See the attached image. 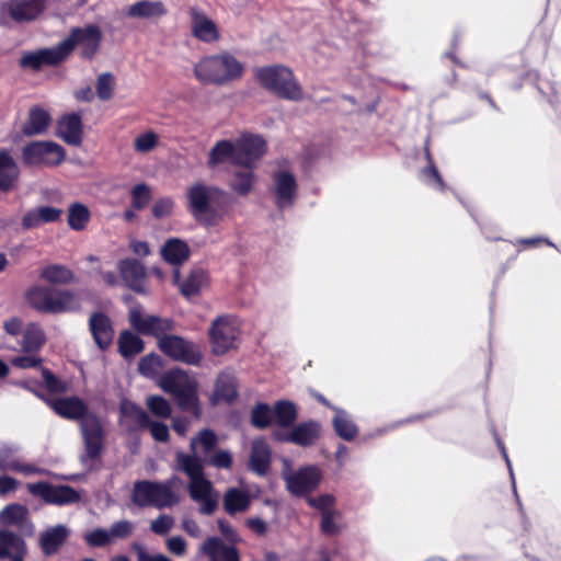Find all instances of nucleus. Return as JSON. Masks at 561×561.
<instances>
[{
  "mask_svg": "<svg viewBox=\"0 0 561 561\" xmlns=\"http://www.w3.org/2000/svg\"><path fill=\"white\" fill-rule=\"evenodd\" d=\"M181 484L176 476L165 481L138 480L133 486L131 501L138 507L169 508L180 503L176 489Z\"/></svg>",
  "mask_w": 561,
  "mask_h": 561,
  "instance_id": "5",
  "label": "nucleus"
},
{
  "mask_svg": "<svg viewBox=\"0 0 561 561\" xmlns=\"http://www.w3.org/2000/svg\"><path fill=\"white\" fill-rule=\"evenodd\" d=\"M20 176V169L14 159L7 152H0V191L14 188Z\"/></svg>",
  "mask_w": 561,
  "mask_h": 561,
  "instance_id": "33",
  "label": "nucleus"
},
{
  "mask_svg": "<svg viewBox=\"0 0 561 561\" xmlns=\"http://www.w3.org/2000/svg\"><path fill=\"white\" fill-rule=\"evenodd\" d=\"M84 539L91 547H102L111 541L110 531L102 528L85 534Z\"/></svg>",
  "mask_w": 561,
  "mask_h": 561,
  "instance_id": "61",
  "label": "nucleus"
},
{
  "mask_svg": "<svg viewBox=\"0 0 561 561\" xmlns=\"http://www.w3.org/2000/svg\"><path fill=\"white\" fill-rule=\"evenodd\" d=\"M58 135L69 145L79 146L82 142V123L78 114H69L58 122Z\"/></svg>",
  "mask_w": 561,
  "mask_h": 561,
  "instance_id": "28",
  "label": "nucleus"
},
{
  "mask_svg": "<svg viewBox=\"0 0 561 561\" xmlns=\"http://www.w3.org/2000/svg\"><path fill=\"white\" fill-rule=\"evenodd\" d=\"M15 449L7 448L0 450V470L21 472L26 476L42 473L43 470L31 463H24L20 459L11 457Z\"/></svg>",
  "mask_w": 561,
  "mask_h": 561,
  "instance_id": "39",
  "label": "nucleus"
},
{
  "mask_svg": "<svg viewBox=\"0 0 561 561\" xmlns=\"http://www.w3.org/2000/svg\"><path fill=\"white\" fill-rule=\"evenodd\" d=\"M159 348L167 356L174 360L183 362L188 365H197L202 359L198 347L178 335H163L158 342Z\"/></svg>",
  "mask_w": 561,
  "mask_h": 561,
  "instance_id": "11",
  "label": "nucleus"
},
{
  "mask_svg": "<svg viewBox=\"0 0 561 561\" xmlns=\"http://www.w3.org/2000/svg\"><path fill=\"white\" fill-rule=\"evenodd\" d=\"M61 214V209L56 207H37L25 213L22 218V226L26 230L38 228L44 224L57 221Z\"/></svg>",
  "mask_w": 561,
  "mask_h": 561,
  "instance_id": "27",
  "label": "nucleus"
},
{
  "mask_svg": "<svg viewBox=\"0 0 561 561\" xmlns=\"http://www.w3.org/2000/svg\"><path fill=\"white\" fill-rule=\"evenodd\" d=\"M134 550L137 552V561H172L162 553H149L140 545L135 543Z\"/></svg>",
  "mask_w": 561,
  "mask_h": 561,
  "instance_id": "64",
  "label": "nucleus"
},
{
  "mask_svg": "<svg viewBox=\"0 0 561 561\" xmlns=\"http://www.w3.org/2000/svg\"><path fill=\"white\" fill-rule=\"evenodd\" d=\"M129 323L140 334L152 335L160 340L171 329L170 321L156 316H144L139 309L129 311Z\"/></svg>",
  "mask_w": 561,
  "mask_h": 561,
  "instance_id": "19",
  "label": "nucleus"
},
{
  "mask_svg": "<svg viewBox=\"0 0 561 561\" xmlns=\"http://www.w3.org/2000/svg\"><path fill=\"white\" fill-rule=\"evenodd\" d=\"M43 381L47 390L54 393H61L67 390L65 382L56 378L48 369H42Z\"/></svg>",
  "mask_w": 561,
  "mask_h": 561,
  "instance_id": "63",
  "label": "nucleus"
},
{
  "mask_svg": "<svg viewBox=\"0 0 561 561\" xmlns=\"http://www.w3.org/2000/svg\"><path fill=\"white\" fill-rule=\"evenodd\" d=\"M335 415L333 417V427L336 434L344 440H353L357 434L358 428L351 415L342 409L333 408Z\"/></svg>",
  "mask_w": 561,
  "mask_h": 561,
  "instance_id": "40",
  "label": "nucleus"
},
{
  "mask_svg": "<svg viewBox=\"0 0 561 561\" xmlns=\"http://www.w3.org/2000/svg\"><path fill=\"white\" fill-rule=\"evenodd\" d=\"M46 402L59 416L79 422L87 457H99L104 447L105 431L99 416L89 412L84 401L78 397H67Z\"/></svg>",
  "mask_w": 561,
  "mask_h": 561,
  "instance_id": "1",
  "label": "nucleus"
},
{
  "mask_svg": "<svg viewBox=\"0 0 561 561\" xmlns=\"http://www.w3.org/2000/svg\"><path fill=\"white\" fill-rule=\"evenodd\" d=\"M163 366V360L159 355L149 354L139 362V371L146 377H154Z\"/></svg>",
  "mask_w": 561,
  "mask_h": 561,
  "instance_id": "52",
  "label": "nucleus"
},
{
  "mask_svg": "<svg viewBox=\"0 0 561 561\" xmlns=\"http://www.w3.org/2000/svg\"><path fill=\"white\" fill-rule=\"evenodd\" d=\"M271 465V448L268 444L262 439H254L250 455L249 468L259 476L265 474Z\"/></svg>",
  "mask_w": 561,
  "mask_h": 561,
  "instance_id": "30",
  "label": "nucleus"
},
{
  "mask_svg": "<svg viewBox=\"0 0 561 561\" xmlns=\"http://www.w3.org/2000/svg\"><path fill=\"white\" fill-rule=\"evenodd\" d=\"M110 537L112 539H125L128 538L134 531V524L129 520H118L114 523L108 529Z\"/></svg>",
  "mask_w": 561,
  "mask_h": 561,
  "instance_id": "59",
  "label": "nucleus"
},
{
  "mask_svg": "<svg viewBox=\"0 0 561 561\" xmlns=\"http://www.w3.org/2000/svg\"><path fill=\"white\" fill-rule=\"evenodd\" d=\"M152 438L160 443H167L170 438V432L167 424L159 421L149 420V424L147 426Z\"/></svg>",
  "mask_w": 561,
  "mask_h": 561,
  "instance_id": "62",
  "label": "nucleus"
},
{
  "mask_svg": "<svg viewBox=\"0 0 561 561\" xmlns=\"http://www.w3.org/2000/svg\"><path fill=\"white\" fill-rule=\"evenodd\" d=\"M45 9L44 0H7L0 5L2 18L9 16L18 23L38 18Z\"/></svg>",
  "mask_w": 561,
  "mask_h": 561,
  "instance_id": "17",
  "label": "nucleus"
},
{
  "mask_svg": "<svg viewBox=\"0 0 561 561\" xmlns=\"http://www.w3.org/2000/svg\"><path fill=\"white\" fill-rule=\"evenodd\" d=\"M237 396L236 378L231 373H221L216 380L215 390L210 398L213 404L221 401L230 402Z\"/></svg>",
  "mask_w": 561,
  "mask_h": 561,
  "instance_id": "35",
  "label": "nucleus"
},
{
  "mask_svg": "<svg viewBox=\"0 0 561 561\" xmlns=\"http://www.w3.org/2000/svg\"><path fill=\"white\" fill-rule=\"evenodd\" d=\"M46 66H57L70 55V43L64 39L58 45L49 48H42Z\"/></svg>",
  "mask_w": 561,
  "mask_h": 561,
  "instance_id": "49",
  "label": "nucleus"
},
{
  "mask_svg": "<svg viewBox=\"0 0 561 561\" xmlns=\"http://www.w3.org/2000/svg\"><path fill=\"white\" fill-rule=\"evenodd\" d=\"M201 551L209 557L210 561H240L238 550L225 543L220 538L209 537L204 541Z\"/></svg>",
  "mask_w": 561,
  "mask_h": 561,
  "instance_id": "25",
  "label": "nucleus"
},
{
  "mask_svg": "<svg viewBox=\"0 0 561 561\" xmlns=\"http://www.w3.org/2000/svg\"><path fill=\"white\" fill-rule=\"evenodd\" d=\"M67 536L68 529L64 525H57L44 531L39 537V545L44 554H54L65 542Z\"/></svg>",
  "mask_w": 561,
  "mask_h": 561,
  "instance_id": "36",
  "label": "nucleus"
},
{
  "mask_svg": "<svg viewBox=\"0 0 561 561\" xmlns=\"http://www.w3.org/2000/svg\"><path fill=\"white\" fill-rule=\"evenodd\" d=\"M236 152L234 165H252L255 167L266 152V144L264 139L257 135H242L234 141Z\"/></svg>",
  "mask_w": 561,
  "mask_h": 561,
  "instance_id": "16",
  "label": "nucleus"
},
{
  "mask_svg": "<svg viewBox=\"0 0 561 561\" xmlns=\"http://www.w3.org/2000/svg\"><path fill=\"white\" fill-rule=\"evenodd\" d=\"M252 496L245 488H229L224 494V508L229 515H236L249 510Z\"/></svg>",
  "mask_w": 561,
  "mask_h": 561,
  "instance_id": "26",
  "label": "nucleus"
},
{
  "mask_svg": "<svg viewBox=\"0 0 561 561\" xmlns=\"http://www.w3.org/2000/svg\"><path fill=\"white\" fill-rule=\"evenodd\" d=\"M65 41L66 43H70V54L75 47L78 46L81 56L91 59L100 48L102 32L101 28L94 24L84 27H75Z\"/></svg>",
  "mask_w": 561,
  "mask_h": 561,
  "instance_id": "15",
  "label": "nucleus"
},
{
  "mask_svg": "<svg viewBox=\"0 0 561 561\" xmlns=\"http://www.w3.org/2000/svg\"><path fill=\"white\" fill-rule=\"evenodd\" d=\"M158 145V136L153 131L138 135L134 140V149L137 152H149Z\"/></svg>",
  "mask_w": 561,
  "mask_h": 561,
  "instance_id": "55",
  "label": "nucleus"
},
{
  "mask_svg": "<svg viewBox=\"0 0 561 561\" xmlns=\"http://www.w3.org/2000/svg\"><path fill=\"white\" fill-rule=\"evenodd\" d=\"M274 194L278 208H287L294 204L297 192V182L293 173L278 171L274 174Z\"/></svg>",
  "mask_w": 561,
  "mask_h": 561,
  "instance_id": "21",
  "label": "nucleus"
},
{
  "mask_svg": "<svg viewBox=\"0 0 561 561\" xmlns=\"http://www.w3.org/2000/svg\"><path fill=\"white\" fill-rule=\"evenodd\" d=\"M45 342V334L42 328L30 323L23 334L22 351L26 353L37 352Z\"/></svg>",
  "mask_w": 561,
  "mask_h": 561,
  "instance_id": "45",
  "label": "nucleus"
},
{
  "mask_svg": "<svg viewBox=\"0 0 561 561\" xmlns=\"http://www.w3.org/2000/svg\"><path fill=\"white\" fill-rule=\"evenodd\" d=\"M175 468L188 477L187 492L191 500L198 504V512L206 516L213 515L218 508L220 494L205 477L203 461L178 451Z\"/></svg>",
  "mask_w": 561,
  "mask_h": 561,
  "instance_id": "2",
  "label": "nucleus"
},
{
  "mask_svg": "<svg viewBox=\"0 0 561 561\" xmlns=\"http://www.w3.org/2000/svg\"><path fill=\"white\" fill-rule=\"evenodd\" d=\"M25 298L27 304L41 313H65L80 309V298L73 291L36 285L31 287Z\"/></svg>",
  "mask_w": 561,
  "mask_h": 561,
  "instance_id": "6",
  "label": "nucleus"
},
{
  "mask_svg": "<svg viewBox=\"0 0 561 561\" xmlns=\"http://www.w3.org/2000/svg\"><path fill=\"white\" fill-rule=\"evenodd\" d=\"M284 480L291 494L306 496L319 486L322 472L316 466H306L284 474Z\"/></svg>",
  "mask_w": 561,
  "mask_h": 561,
  "instance_id": "13",
  "label": "nucleus"
},
{
  "mask_svg": "<svg viewBox=\"0 0 561 561\" xmlns=\"http://www.w3.org/2000/svg\"><path fill=\"white\" fill-rule=\"evenodd\" d=\"M209 336L213 352L216 355L225 354L233 348L239 336V328L234 318L218 317L209 329Z\"/></svg>",
  "mask_w": 561,
  "mask_h": 561,
  "instance_id": "10",
  "label": "nucleus"
},
{
  "mask_svg": "<svg viewBox=\"0 0 561 561\" xmlns=\"http://www.w3.org/2000/svg\"><path fill=\"white\" fill-rule=\"evenodd\" d=\"M273 416L279 426L289 427L297 419L296 405L290 401L280 400L273 408Z\"/></svg>",
  "mask_w": 561,
  "mask_h": 561,
  "instance_id": "43",
  "label": "nucleus"
},
{
  "mask_svg": "<svg viewBox=\"0 0 561 561\" xmlns=\"http://www.w3.org/2000/svg\"><path fill=\"white\" fill-rule=\"evenodd\" d=\"M115 80L114 77L108 73H102L99 76L96 81V94L102 101H107L113 95Z\"/></svg>",
  "mask_w": 561,
  "mask_h": 561,
  "instance_id": "54",
  "label": "nucleus"
},
{
  "mask_svg": "<svg viewBox=\"0 0 561 561\" xmlns=\"http://www.w3.org/2000/svg\"><path fill=\"white\" fill-rule=\"evenodd\" d=\"M28 492L41 497L45 503L53 505H68L80 500V493L69 485H55L48 482L27 484Z\"/></svg>",
  "mask_w": 561,
  "mask_h": 561,
  "instance_id": "12",
  "label": "nucleus"
},
{
  "mask_svg": "<svg viewBox=\"0 0 561 561\" xmlns=\"http://www.w3.org/2000/svg\"><path fill=\"white\" fill-rule=\"evenodd\" d=\"M255 78L266 90L289 101L304 100V90L293 70L284 65H271L255 70Z\"/></svg>",
  "mask_w": 561,
  "mask_h": 561,
  "instance_id": "8",
  "label": "nucleus"
},
{
  "mask_svg": "<svg viewBox=\"0 0 561 561\" xmlns=\"http://www.w3.org/2000/svg\"><path fill=\"white\" fill-rule=\"evenodd\" d=\"M41 278L51 284H67L72 280V272L64 265L51 264L43 267Z\"/></svg>",
  "mask_w": 561,
  "mask_h": 561,
  "instance_id": "46",
  "label": "nucleus"
},
{
  "mask_svg": "<svg viewBox=\"0 0 561 561\" xmlns=\"http://www.w3.org/2000/svg\"><path fill=\"white\" fill-rule=\"evenodd\" d=\"M186 198L191 214L203 225L215 226L224 219L228 194L218 186L196 182L187 188Z\"/></svg>",
  "mask_w": 561,
  "mask_h": 561,
  "instance_id": "3",
  "label": "nucleus"
},
{
  "mask_svg": "<svg viewBox=\"0 0 561 561\" xmlns=\"http://www.w3.org/2000/svg\"><path fill=\"white\" fill-rule=\"evenodd\" d=\"M118 271L126 286L139 294H145L144 280L146 271L144 265L135 259L119 261Z\"/></svg>",
  "mask_w": 561,
  "mask_h": 561,
  "instance_id": "24",
  "label": "nucleus"
},
{
  "mask_svg": "<svg viewBox=\"0 0 561 561\" xmlns=\"http://www.w3.org/2000/svg\"><path fill=\"white\" fill-rule=\"evenodd\" d=\"M174 526V519L172 516L167 514L159 515L150 524V530L159 536L168 534Z\"/></svg>",
  "mask_w": 561,
  "mask_h": 561,
  "instance_id": "58",
  "label": "nucleus"
},
{
  "mask_svg": "<svg viewBox=\"0 0 561 561\" xmlns=\"http://www.w3.org/2000/svg\"><path fill=\"white\" fill-rule=\"evenodd\" d=\"M192 35L203 43H215L220 33L217 24L199 8L191 7L188 10Z\"/></svg>",
  "mask_w": 561,
  "mask_h": 561,
  "instance_id": "18",
  "label": "nucleus"
},
{
  "mask_svg": "<svg viewBox=\"0 0 561 561\" xmlns=\"http://www.w3.org/2000/svg\"><path fill=\"white\" fill-rule=\"evenodd\" d=\"M148 410L157 417L169 419L172 413L170 402L161 396H149L146 399Z\"/></svg>",
  "mask_w": 561,
  "mask_h": 561,
  "instance_id": "50",
  "label": "nucleus"
},
{
  "mask_svg": "<svg viewBox=\"0 0 561 561\" xmlns=\"http://www.w3.org/2000/svg\"><path fill=\"white\" fill-rule=\"evenodd\" d=\"M206 463L217 469H229L232 465V456L228 450H218L206 459Z\"/></svg>",
  "mask_w": 561,
  "mask_h": 561,
  "instance_id": "60",
  "label": "nucleus"
},
{
  "mask_svg": "<svg viewBox=\"0 0 561 561\" xmlns=\"http://www.w3.org/2000/svg\"><path fill=\"white\" fill-rule=\"evenodd\" d=\"M232 172L230 180V187L238 195L245 196L248 195L255 183V175L253 173L254 167L252 165H237Z\"/></svg>",
  "mask_w": 561,
  "mask_h": 561,
  "instance_id": "34",
  "label": "nucleus"
},
{
  "mask_svg": "<svg viewBox=\"0 0 561 561\" xmlns=\"http://www.w3.org/2000/svg\"><path fill=\"white\" fill-rule=\"evenodd\" d=\"M51 122L48 112L41 107H32L30 110L28 119L23 127V133L26 136H35L44 134Z\"/></svg>",
  "mask_w": 561,
  "mask_h": 561,
  "instance_id": "38",
  "label": "nucleus"
},
{
  "mask_svg": "<svg viewBox=\"0 0 561 561\" xmlns=\"http://www.w3.org/2000/svg\"><path fill=\"white\" fill-rule=\"evenodd\" d=\"M148 413L136 403L122 399L119 403V423L129 433L146 430L149 424Z\"/></svg>",
  "mask_w": 561,
  "mask_h": 561,
  "instance_id": "20",
  "label": "nucleus"
},
{
  "mask_svg": "<svg viewBox=\"0 0 561 561\" xmlns=\"http://www.w3.org/2000/svg\"><path fill=\"white\" fill-rule=\"evenodd\" d=\"M89 328L98 347L106 350L114 339V329L111 319L103 312H94L90 316Z\"/></svg>",
  "mask_w": 561,
  "mask_h": 561,
  "instance_id": "23",
  "label": "nucleus"
},
{
  "mask_svg": "<svg viewBox=\"0 0 561 561\" xmlns=\"http://www.w3.org/2000/svg\"><path fill=\"white\" fill-rule=\"evenodd\" d=\"M65 159V150L53 141H34L23 149L26 164L57 165Z\"/></svg>",
  "mask_w": 561,
  "mask_h": 561,
  "instance_id": "14",
  "label": "nucleus"
},
{
  "mask_svg": "<svg viewBox=\"0 0 561 561\" xmlns=\"http://www.w3.org/2000/svg\"><path fill=\"white\" fill-rule=\"evenodd\" d=\"M144 350L141 339L130 331H124L118 337V351L125 358L133 357Z\"/></svg>",
  "mask_w": 561,
  "mask_h": 561,
  "instance_id": "44",
  "label": "nucleus"
},
{
  "mask_svg": "<svg viewBox=\"0 0 561 561\" xmlns=\"http://www.w3.org/2000/svg\"><path fill=\"white\" fill-rule=\"evenodd\" d=\"M27 508L21 504H10L0 512V525L22 526L27 519Z\"/></svg>",
  "mask_w": 561,
  "mask_h": 561,
  "instance_id": "42",
  "label": "nucleus"
},
{
  "mask_svg": "<svg viewBox=\"0 0 561 561\" xmlns=\"http://www.w3.org/2000/svg\"><path fill=\"white\" fill-rule=\"evenodd\" d=\"M273 420V409L265 403L257 404L252 411V423L259 428L268 426Z\"/></svg>",
  "mask_w": 561,
  "mask_h": 561,
  "instance_id": "53",
  "label": "nucleus"
},
{
  "mask_svg": "<svg viewBox=\"0 0 561 561\" xmlns=\"http://www.w3.org/2000/svg\"><path fill=\"white\" fill-rule=\"evenodd\" d=\"M320 430V424L316 421L304 422L295 426L285 439L300 446H309L317 440Z\"/></svg>",
  "mask_w": 561,
  "mask_h": 561,
  "instance_id": "32",
  "label": "nucleus"
},
{
  "mask_svg": "<svg viewBox=\"0 0 561 561\" xmlns=\"http://www.w3.org/2000/svg\"><path fill=\"white\" fill-rule=\"evenodd\" d=\"M90 219V211L87 206L80 203H75L68 210V225L73 230H82L85 228Z\"/></svg>",
  "mask_w": 561,
  "mask_h": 561,
  "instance_id": "48",
  "label": "nucleus"
},
{
  "mask_svg": "<svg viewBox=\"0 0 561 561\" xmlns=\"http://www.w3.org/2000/svg\"><path fill=\"white\" fill-rule=\"evenodd\" d=\"M43 50L38 49L36 51L26 53L22 56L20 60V65L23 68H30L33 70H38L43 66H46L45 57H43Z\"/></svg>",
  "mask_w": 561,
  "mask_h": 561,
  "instance_id": "57",
  "label": "nucleus"
},
{
  "mask_svg": "<svg viewBox=\"0 0 561 561\" xmlns=\"http://www.w3.org/2000/svg\"><path fill=\"white\" fill-rule=\"evenodd\" d=\"M194 76L202 84L226 85L240 79L243 64L232 54L224 51L201 58L193 68Z\"/></svg>",
  "mask_w": 561,
  "mask_h": 561,
  "instance_id": "4",
  "label": "nucleus"
},
{
  "mask_svg": "<svg viewBox=\"0 0 561 561\" xmlns=\"http://www.w3.org/2000/svg\"><path fill=\"white\" fill-rule=\"evenodd\" d=\"M217 443V435L211 430L204 428L196 437L192 438L190 446L191 454L185 455L199 458L205 465L206 459L210 456V453L215 449Z\"/></svg>",
  "mask_w": 561,
  "mask_h": 561,
  "instance_id": "29",
  "label": "nucleus"
},
{
  "mask_svg": "<svg viewBox=\"0 0 561 561\" xmlns=\"http://www.w3.org/2000/svg\"><path fill=\"white\" fill-rule=\"evenodd\" d=\"M126 14L133 19H158L167 14V8L160 0H141L129 5Z\"/></svg>",
  "mask_w": 561,
  "mask_h": 561,
  "instance_id": "31",
  "label": "nucleus"
},
{
  "mask_svg": "<svg viewBox=\"0 0 561 561\" xmlns=\"http://www.w3.org/2000/svg\"><path fill=\"white\" fill-rule=\"evenodd\" d=\"M207 283V275L204 270L197 268L191 272L187 278L181 284V293L185 297H191L201 291Z\"/></svg>",
  "mask_w": 561,
  "mask_h": 561,
  "instance_id": "47",
  "label": "nucleus"
},
{
  "mask_svg": "<svg viewBox=\"0 0 561 561\" xmlns=\"http://www.w3.org/2000/svg\"><path fill=\"white\" fill-rule=\"evenodd\" d=\"M26 554L27 546L24 539L9 529L1 528L0 560L10 559V561H24Z\"/></svg>",
  "mask_w": 561,
  "mask_h": 561,
  "instance_id": "22",
  "label": "nucleus"
},
{
  "mask_svg": "<svg viewBox=\"0 0 561 561\" xmlns=\"http://www.w3.org/2000/svg\"><path fill=\"white\" fill-rule=\"evenodd\" d=\"M159 387L172 396L180 409L199 417L198 383L194 377L180 369L170 370L160 377Z\"/></svg>",
  "mask_w": 561,
  "mask_h": 561,
  "instance_id": "7",
  "label": "nucleus"
},
{
  "mask_svg": "<svg viewBox=\"0 0 561 561\" xmlns=\"http://www.w3.org/2000/svg\"><path fill=\"white\" fill-rule=\"evenodd\" d=\"M234 156H237L234 142L230 140H220L211 148L208 164L214 168L229 161L234 165Z\"/></svg>",
  "mask_w": 561,
  "mask_h": 561,
  "instance_id": "41",
  "label": "nucleus"
},
{
  "mask_svg": "<svg viewBox=\"0 0 561 561\" xmlns=\"http://www.w3.org/2000/svg\"><path fill=\"white\" fill-rule=\"evenodd\" d=\"M425 156H426V159H427L430 165H428V168H426L422 171L423 181L431 186H435V187H438L439 190L444 191L445 183H444L442 176L439 175L436 167L433 163V159H432V156H431V152H430V149L427 146L425 147Z\"/></svg>",
  "mask_w": 561,
  "mask_h": 561,
  "instance_id": "51",
  "label": "nucleus"
},
{
  "mask_svg": "<svg viewBox=\"0 0 561 561\" xmlns=\"http://www.w3.org/2000/svg\"><path fill=\"white\" fill-rule=\"evenodd\" d=\"M307 504L320 513V531L325 536H337L346 527L343 514L336 508V497L330 493L307 496Z\"/></svg>",
  "mask_w": 561,
  "mask_h": 561,
  "instance_id": "9",
  "label": "nucleus"
},
{
  "mask_svg": "<svg viewBox=\"0 0 561 561\" xmlns=\"http://www.w3.org/2000/svg\"><path fill=\"white\" fill-rule=\"evenodd\" d=\"M150 190L146 184H137L131 190V203L136 209L144 208L150 201Z\"/></svg>",
  "mask_w": 561,
  "mask_h": 561,
  "instance_id": "56",
  "label": "nucleus"
},
{
  "mask_svg": "<svg viewBox=\"0 0 561 561\" xmlns=\"http://www.w3.org/2000/svg\"><path fill=\"white\" fill-rule=\"evenodd\" d=\"M161 254L168 263L179 265L188 259L190 248L185 241L172 238L165 241Z\"/></svg>",
  "mask_w": 561,
  "mask_h": 561,
  "instance_id": "37",
  "label": "nucleus"
}]
</instances>
